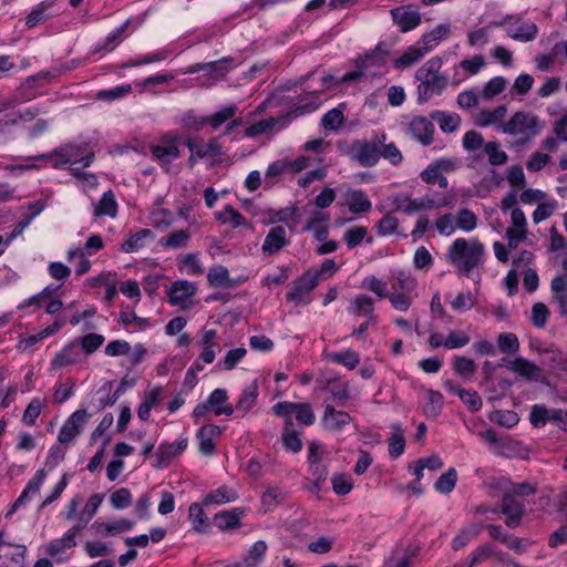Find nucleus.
<instances>
[{"instance_id": "obj_1", "label": "nucleus", "mask_w": 567, "mask_h": 567, "mask_svg": "<svg viewBox=\"0 0 567 567\" xmlns=\"http://www.w3.org/2000/svg\"><path fill=\"white\" fill-rule=\"evenodd\" d=\"M484 254L485 248L478 239L457 238L449 247L446 256L447 260L457 268L458 274L470 277L482 262Z\"/></svg>"}, {"instance_id": "obj_2", "label": "nucleus", "mask_w": 567, "mask_h": 567, "mask_svg": "<svg viewBox=\"0 0 567 567\" xmlns=\"http://www.w3.org/2000/svg\"><path fill=\"white\" fill-rule=\"evenodd\" d=\"M442 59L439 56L426 61L415 72V79L420 82L417 85V102L423 104L433 95H439L447 85V78L439 74L442 66Z\"/></svg>"}, {"instance_id": "obj_3", "label": "nucleus", "mask_w": 567, "mask_h": 567, "mask_svg": "<svg viewBox=\"0 0 567 567\" xmlns=\"http://www.w3.org/2000/svg\"><path fill=\"white\" fill-rule=\"evenodd\" d=\"M386 141V134L375 135L372 140H355L349 148V155L362 167H372L377 165L381 157L380 148Z\"/></svg>"}, {"instance_id": "obj_4", "label": "nucleus", "mask_w": 567, "mask_h": 567, "mask_svg": "<svg viewBox=\"0 0 567 567\" xmlns=\"http://www.w3.org/2000/svg\"><path fill=\"white\" fill-rule=\"evenodd\" d=\"M502 131L509 135L526 133L527 136L523 141V143H526L532 137L540 133L538 116L532 113L518 111L514 113L511 120L502 126Z\"/></svg>"}, {"instance_id": "obj_5", "label": "nucleus", "mask_w": 567, "mask_h": 567, "mask_svg": "<svg viewBox=\"0 0 567 567\" xmlns=\"http://www.w3.org/2000/svg\"><path fill=\"white\" fill-rule=\"evenodd\" d=\"M491 25H505L507 37L520 42L533 41L538 33V28L534 22L523 21L516 17H506L504 21L492 22Z\"/></svg>"}, {"instance_id": "obj_6", "label": "nucleus", "mask_w": 567, "mask_h": 567, "mask_svg": "<svg viewBox=\"0 0 567 567\" xmlns=\"http://www.w3.org/2000/svg\"><path fill=\"white\" fill-rule=\"evenodd\" d=\"M502 513L505 516V524L509 528H516L522 524V519L526 512V504L524 499H518L516 496L504 493L501 502L499 509H493V513Z\"/></svg>"}, {"instance_id": "obj_7", "label": "nucleus", "mask_w": 567, "mask_h": 567, "mask_svg": "<svg viewBox=\"0 0 567 567\" xmlns=\"http://www.w3.org/2000/svg\"><path fill=\"white\" fill-rule=\"evenodd\" d=\"M318 274L306 271L292 281L291 288L286 295L287 300L296 303H309L308 293L318 286Z\"/></svg>"}, {"instance_id": "obj_8", "label": "nucleus", "mask_w": 567, "mask_h": 567, "mask_svg": "<svg viewBox=\"0 0 567 567\" xmlns=\"http://www.w3.org/2000/svg\"><path fill=\"white\" fill-rule=\"evenodd\" d=\"M392 21L398 24L401 32H409L421 23V13L413 6H400L390 11Z\"/></svg>"}, {"instance_id": "obj_9", "label": "nucleus", "mask_w": 567, "mask_h": 567, "mask_svg": "<svg viewBox=\"0 0 567 567\" xmlns=\"http://www.w3.org/2000/svg\"><path fill=\"white\" fill-rule=\"evenodd\" d=\"M187 445V439H179L173 443H162L155 453L156 463L153 466L159 470L168 467L172 461L186 450Z\"/></svg>"}, {"instance_id": "obj_10", "label": "nucleus", "mask_w": 567, "mask_h": 567, "mask_svg": "<svg viewBox=\"0 0 567 567\" xmlns=\"http://www.w3.org/2000/svg\"><path fill=\"white\" fill-rule=\"evenodd\" d=\"M87 412L85 409L76 410L71 414L66 422L60 429L58 440L60 443H70L79 434L81 426L86 422Z\"/></svg>"}, {"instance_id": "obj_11", "label": "nucleus", "mask_w": 567, "mask_h": 567, "mask_svg": "<svg viewBox=\"0 0 567 567\" xmlns=\"http://www.w3.org/2000/svg\"><path fill=\"white\" fill-rule=\"evenodd\" d=\"M433 123L424 116H415L409 124L408 133L422 145L427 146L433 142Z\"/></svg>"}, {"instance_id": "obj_12", "label": "nucleus", "mask_w": 567, "mask_h": 567, "mask_svg": "<svg viewBox=\"0 0 567 567\" xmlns=\"http://www.w3.org/2000/svg\"><path fill=\"white\" fill-rule=\"evenodd\" d=\"M290 243L282 226L272 227L265 237L261 251L265 256H274Z\"/></svg>"}, {"instance_id": "obj_13", "label": "nucleus", "mask_w": 567, "mask_h": 567, "mask_svg": "<svg viewBox=\"0 0 567 567\" xmlns=\"http://www.w3.org/2000/svg\"><path fill=\"white\" fill-rule=\"evenodd\" d=\"M186 146L192 153H195L198 158H205L210 156L224 155L219 137H212L206 145L203 141L187 137L185 141Z\"/></svg>"}, {"instance_id": "obj_14", "label": "nucleus", "mask_w": 567, "mask_h": 567, "mask_svg": "<svg viewBox=\"0 0 567 567\" xmlns=\"http://www.w3.org/2000/svg\"><path fill=\"white\" fill-rule=\"evenodd\" d=\"M389 56V51L385 49L383 42H379L374 49L367 52L364 55L357 58V69H368L370 66H382L385 64Z\"/></svg>"}, {"instance_id": "obj_15", "label": "nucleus", "mask_w": 567, "mask_h": 567, "mask_svg": "<svg viewBox=\"0 0 567 567\" xmlns=\"http://www.w3.org/2000/svg\"><path fill=\"white\" fill-rule=\"evenodd\" d=\"M351 416L346 411H338L332 405L327 404L322 416V425L329 431H340L349 424Z\"/></svg>"}, {"instance_id": "obj_16", "label": "nucleus", "mask_w": 567, "mask_h": 567, "mask_svg": "<svg viewBox=\"0 0 567 567\" xmlns=\"http://www.w3.org/2000/svg\"><path fill=\"white\" fill-rule=\"evenodd\" d=\"M220 434V427L214 424L203 425L196 433L199 443V452L203 455H212L215 453L214 437Z\"/></svg>"}, {"instance_id": "obj_17", "label": "nucleus", "mask_w": 567, "mask_h": 567, "mask_svg": "<svg viewBox=\"0 0 567 567\" xmlns=\"http://www.w3.org/2000/svg\"><path fill=\"white\" fill-rule=\"evenodd\" d=\"M195 292L196 287L192 282L187 280H177L168 290L169 302L173 306H183L188 298L195 295Z\"/></svg>"}, {"instance_id": "obj_18", "label": "nucleus", "mask_w": 567, "mask_h": 567, "mask_svg": "<svg viewBox=\"0 0 567 567\" xmlns=\"http://www.w3.org/2000/svg\"><path fill=\"white\" fill-rule=\"evenodd\" d=\"M450 23H441L436 25L432 31L424 33L417 41L425 53L430 52L439 42L450 33Z\"/></svg>"}, {"instance_id": "obj_19", "label": "nucleus", "mask_w": 567, "mask_h": 567, "mask_svg": "<svg viewBox=\"0 0 567 567\" xmlns=\"http://www.w3.org/2000/svg\"><path fill=\"white\" fill-rule=\"evenodd\" d=\"M550 289L554 293V301L559 307L560 316H567V276H556L550 282Z\"/></svg>"}, {"instance_id": "obj_20", "label": "nucleus", "mask_w": 567, "mask_h": 567, "mask_svg": "<svg viewBox=\"0 0 567 567\" xmlns=\"http://www.w3.org/2000/svg\"><path fill=\"white\" fill-rule=\"evenodd\" d=\"M258 395V383L255 380L243 390L236 404V410L240 413V416H245L256 405Z\"/></svg>"}, {"instance_id": "obj_21", "label": "nucleus", "mask_w": 567, "mask_h": 567, "mask_svg": "<svg viewBox=\"0 0 567 567\" xmlns=\"http://www.w3.org/2000/svg\"><path fill=\"white\" fill-rule=\"evenodd\" d=\"M509 370L513 372L518 373L520 377L525 378L529 381H538V375L542 371V369L535 364L534 362L518 357L513 360V362H509Z\"/></svg>"}, {"instance_id": "obj_22", "label": "nucleus", "mask_w": 567, "mask_h": 567, "mask_svg": "<svg viewBox=\"0 0 567 567\" xmlns=\"http://www.w3.org/2000/svg\"><path fill=\"white\" fill-rule=\"evenodd\" d=\"M231 58H223L208 63H197L190 68L189 72L205 71L212 75L224 76L231 69Z\"/></svg>"}, {"instance_id": "obj_23", "label": "nucleus", "mask_w": 567, "mask_h": 567, "mask_svg": "<svg viewBox=\"0 0 567 567\" xmlns=\"http://www.w3.org/2000/svg\"><path fill=\"white\" fill-rule=\"evenodd\" d=\"M347 205L352 214L368 213L372 207L371 200L362 189L348 192Z\"/></svg>"}, {"instance_id": "obj_24", "label": "nucleus", "mask_w": 567, "mask_h": 567, "mask_svg": "<svg viewBox=\"0 0 567 567\" xmlns=\"http://www.w3.org/2000/svg\"><path fill=\"white\" fill-rule=\"evenodd\" d=\"M244 509L234 508L231 511H224L215 514L214 524L221 530L234 529L240 526V516Z\"/></svg>"}, {"instance_id": "obj_25", "label": "nucleus", "mask_w": 567, "mask_h": 567, "mask_svg": "<svg viewBox=\"0 0 567 567\" xmlns=\"http://www.w3.org/2000/svg\"><path fill=\"white\" fill-rule=\"evenodd\" d=\"M79 357L80 351L78 348V340H75L65 346L59 353L55 354L54 359L52 360V365L54 368H63L78 362Z\"/></svg>"}, {"instance_id": "obj_26", "label": "nucleus", "mask_w": 567, "mask_h": 567, "mask_svg": "<svg viewBox=\"0 0 567 567\" xmlns=\"http://www.w3.org/2000/svg\"><path fill=\"white\" fill-rule=\"evenodd\" d=\"M431 120L439 123L444 133L455 132L461 124V116L456 113H446L444 111H433L430 114Z\"/></svg>"}, {"instance_id": "obj_27", "label": "nucleus", "mask_w": 567, "mask_h": 567, "mask_svg": "<svg viewBox=\"0 0 567 567\" xmlns=\"http://www.w3.org/2000/svg\"><path fill=\"white\" fill-rule=\"evenodd\" d=\"M203 506V504L192 503L188 508V518L192 522L193 529L200 534L207 533L209 528L208 517Z\"/></svg>"}, {"instance_id": "obj_28", "label": "nucleus", "mask_w": 567, "mask_h": 567, "mask_svg": "<svg viewBox=\"0 0 567 567\" xmlns=\"http://www.w3.org/2000/svg\"><path fill=\"white\" fill-rule=\"evenodd\" d=\"M151 153L163 166L171 164L181 156V151L174 143L168 145H152Z\"/></svg>"}, {"instance_id": "obj_29", "label": "nucleus", "mask_w": 567, "mask_h": 567, "mask_svg": "<svg viewBox=\"0 0 567 567\" xmlns=\"http://www.w3.org/2000/svg\"><path fill=\"white\" fill-rule=\"evenodd\" d=\"M117 214V203L112 190H107L103 194L99 204L94 207V216H110L115 217Z\"/></svg>"}, {"instance_id": "obj_30", "label": "nucleus", "mask_w": 567, "mask_h": 567, "mask_svg": "<svg viewBox=\"0 0 567 567\" xmlns=\"http://www.w3.org/2000/svg\"><path fill=\"white\" fill-rule=\"evenodd\" d=\"M425 54L426 53L420 45H411L403 52V54L400 58L394 60L393 66L395 69H404L411 66L417 61H420L421 58H423Z\"/></svg>"}, {"instance_id": "obj_31", "label": "nucleus", "mask_w": 567, "mask_h": 567, "mask_svg": "<svg viewBox=\"0 0 567 567\" xmlns=\"http://www.w3.org/2000/svg\"><path fill=\"white\" fill-rule=\"evenodd\" d=\"M84 148L82 146L78 145H68L65 147H62L61 150H55L52 153L48 155H40L39 158H49L52 156H59V163L55 166L63 165L71 163L74 159H79L78 156H80L83 153Z\"/></svg>"}, {"instance_id": "obj_32", "label": "nucleus", "mask_w": 567, "mask_h": 567, "mask_svg": "<svg viewBox=\"0 0 567 567\" xmlns=\"http://www.w3.org/2000/svg\"><path fill=\"white\" fill-rule=\"evenodd\" d=\"M482 528L483 525L481 524H472L467 528L462 529L452 540V548L460 550L465 547L473 538L480 535Z\"/></svg>"}, {"instance_id": "obj_33", "label": "nucleus", "mask_w": 567, "mask_h": 567, "mask_svg": "<svg viewBox=\"0 0 567 567\" xmlns=\"http://www.w3.org/2000/svg\"><path fill=\"white\" fill-rule=\"evenodd\" d=\"M267 543L265 540H257L254 543L244 557L246 567H257L264 559L267 551Z\"/></svg>"}, {"instance_id": "obj_34", "label": "nucleus", "mask_w": 567, "mask_h": 567, "mask_svg": "<svg viewBox=\"0 0 567 567\" xmlns=\"http://www.w3.org/2000/svg\"><path fill=\"white\" fill-rule=\"evenodd\" d=\"M236 498V492L227 488L226 486H221L208 493L203 501V505L207 506L209 504H225L234 502Z\"/></svg>"}, {"instance_id": "obj_35", "label": "nucleus", "mask_w": 567, "mask_h": 567, "mask_svg": "<svg viewBox=\"0 0 567 567\" xmlns=\"http://www.w3.org/2000/svg\"><path fill=\"white\" fill-rule=\"evenodd\" d=\"M190 238V234L188 229H181L177 231H174L169 234L166 237H163L159 239L158 244L162 247H168V248H184L187 246V243Z\"/></svg>"}, {"instance_id": "obj_36", "label": "nucleus", "mask_w": 567, "mask_h": 567, "mask_svg": "<svg viewBox=\"0 0 567 567\" xmlns=\"http://www.w3.org/2000/svg\"><path fill=\"white\" fill-rule=\"evenodd\" d=\"M153 233L150 229H141L137 233L133 234L127 238L123 244L121 249L124 252H134L144 247V239L152 238Z\"/></svg>"}, {"instance_id": "obj_37", "label": "nucleus", "mask_w": 567, "mask_h": 567, "mask_svg": "<svg viewBox=\"0 0 567 567\" xmlns=\"http://www.w3.org/2000/svg\"><path fill=\"white\" fill-rule=\"evenodd\" d=\"M215 216L223 224L230 223L234 228L247 225L246 218L231 205H226L224 210L216 213Z\"/></svg>"}, {"instance_id": "obj_38", "label": "nucleus", "mask_w": 567, "mask_h": 567, "mask_svg": "<svg viewBox=\"0 0 567 567\" xmlns=\"http://www.w3.org/2000/svg\"><path fill=\"white\" fill-rule=\"evenodd\" d=\"M443 409V395L434 390L427 391V402L423 406V412L427 417H436Z\"/></svg>"}, {"instance_id": "obj_39", "label": "nucleus", "mask_w": 567, "mask_h": 567, "mask_svg": "<svg viewBox=\"0 0 567 567\" xmlns=\"http://www.w3.org/2000/svg\"><path fill=\"white\" fill-rule=\"evenodd\" d=\"M391 287L393 292H411L415 287V280L409 272L400 270L393 274Z\"/></svg>"}, {"instance_id": "obj_40", "label": "nucleus", "mask_w": 567, "mask_h": 567, "mask_svg": "<svg viewBox=\"0 0 567 567\" xmlns=\"http://www.w3.org/2000/svg\"><path fill=\"white\" fill-rule=\"evenodd\" d=\"M279 122H281V118L276 117H269L266 120L258 121L250 126H248L245 130V135L247 137H256L258 135L265 134L270 132ZM285 123L286 121L282 120Z\"/></svg>"}, {"instance_id": "obj_41", "label": "nucleus", "mask_w": 567, "mask_h": 567, "mask_svg": "<svg viewBox=\"0 0 567 567\" xmlns=\"http://www.w3.org/2000/svg\"><path fill=\"white\" fill-rule=\"evenodd\" d=\"M237 107L234 104L223 106L219 111L210 116H206L207 124L213 128H218L228 120H231L236 114Z\"/></svg>"}, {"instance_id": "obj_42", "label": "nucleus", "mask_w": 567, "mask_h": 567, "mask_svg": "<svg viewBox=\"0 0 567 567\" xmlns=\"http://www.w3.org/2000/svg\"><path fill=\"white\" fill-rule=\"evenodd\" d=\"M456 482L457 472L451 467L437 478L434 486L437 492L449 494L454 489Z\"/></svg>"}, {"instance_id": "obj_43", "label": "nucleus", "mask_w": 567, "mask_h": 567, "mask_svg": "<svg viewBox=\"0 0 567 567\" xmlns=\"http://www.w3.org/2000/svg\"><path fill=\"white\" fill-rule=\"evenodd\" d=\"M329 359L332 362L342 364L348 369H354L360 362V355L357 351L346 350L342 352H332L329 354Z\"/></svg>"}, {"instance_id": "obj_44", "label": "nucleus", "mask_w": 567, "mask_h": 567, "mask_svg": "<svg viewBox=\"0 0 567 567\" xmlns=\"http://www.w3.org/2000/svg\"><path fill=\"white\" fill-rule=\"evenodd\" d=\"M341 106H343V104H340L339 107H334L328 111L322 116L321 124L326 130L336 131L343 124L344 116Z\"/></svg>"}, {"instance_id": "obj_45", "label": "nucleus", "mask_w": 567, "mask_h": 567, "mask_svg": "<svg viewBox=\"0 0 567 567\" xmlns=\"http://www.w3.org/2000/svg\"><path fill=\"white\" fill-rule=\"evenodd\" d=\"M484 152L488 155V163L492 166H501L507 163L508 156L504 151L499 150L497 142H487L484 145Z\"/></svg>"}, {"instance_id": "obj_46", "label": "nucleus", "mask_w": 567, "mask_h": 567, "mask_svg": "<svg viewBox=\"0 0 567 567\" xmlns=\"http://www.w3.org/2000/svg\"><path fill=\"white\" fill-rule=\"evenodd\" d=\"M207 279L209 285L214 287H231L228 269L224 266L210 268Z\"/></svg>"}, {"instance_id": "obj_47", "label": "nucleus", "mask_w": 567, "mask_h": 567, "mask_svg": "<svg viewBox=\"0 0 567 567\" xmlns=\"http://www.w3.org/2000/svg\"><path fill=\"white\" fill-rule=\"evenodd\" d=\"M497 346L503 353L514 354L519 349V341L515 333L502 332L497 338Z\"/></svg>"}, {"instance_id": "obj_48", "label": "nucleus", "mask_w": 567, "mask_h": 567, "mask_svg": "<svg viewBox=\"0 0 567 567\" xmlns=\"http://www.w3.org/2000/svg\"><path fill=\"white\" fill-rule=\"evenodd\" d=\"M94 154L89 153L84 156H81L79 159H74L71 162L73 165L71 167V171L73 172V175L79 178L86 179L87 182L95 181V176L93 174L82 173L81 169L89 167L91 163L93 162Z\"/></svg>"}, {"instance_id": "obj_49", "label": "nucleus", "mask_w": 567, "mask_h": 567, "mask_svg": "<svg viewBox=\"0 0 567 567\" xmlns=\"http://www.w3.org/2000/svg\"><path fill=\"white\" fill-rule=\"evenodd\" d=\"M136 384V378H128L125 375L117 389L114 391L113 394L107 395L105 400L101 401V406L105 408L109 405H114L116 401L122 396L127 388L134 386Z\"/></svg>"}, {"instance_id": "obj_50", "label": "nucleus", "mask_w": 567, "mask_h": 567, "mask_svg": "<svg viewBox=\"0 0 567 567\" xmlns=\"http://www.w3.org/2000/svg\"><path fill=\"white\" fill-rule=\"evenodd\" d=\"M103 501V496L100 494H93L87 503L85 504V507L83 509V513L80 516V524L82 525V528L90 522V519L96 514V511L99 506L101 505Z\"/></svg>"}, {"instance_id": "obj_51", "label": "nucleus", "mask_w": 567, "mask_h": 567, "mask_svg": "<svg viewBox=\"0 0 567 567\" xmlns=\"http://www.w3.org/2000/svg\"><path fill=\"white\" fill-rule=\"evenodd\" d=\"M110 502L115 509L127 508L132 505V494L126 487L118 488L111 494Z\"/></svg>"}, {"instance_id": "obj_52", "label": "nucleus", "mask_w": 567, "mask_h": 567, "mask_svg": "<svg viewBox=\"0 0 567 567\" xmlns=\"http://www.w3.org/2000/svg\"><path fill=\"white\" fill-rule=\"evenodd\" d=\"M292 427L293 426H285L282 432V444L287 451L297 453L301 451L302 442L299 439L298 433Z\"/></svg>"}, {"instance_id": "obj_53", "label": "nucleus", "mask_w": 567, "mask_h": 567, "mask_svg": "<svg viewBox=\"0 0 567 567\" xmlns=\"http://www.w3.org/2000/svg\"><path fill=\"white\" fill-rule=\"evenodd\" d=\"M368 229L364 226H354L349 228L344 235L343 240L348 248L352 249L357 247L367 236Z\"/></svg>"}, {"instance_id": "obj_54", "label": "nucleus", "mask_w": 567, "mask_h": 567, "mask_svg": "<svg viewBox=\"0 0 567 567\" xmlns=\"http://www.w3.org/2000/svg\"><path fill=\"white\" fill-rule=\"evenodd\" d=\"M506 80L503 76L491 79L484 86L482 95L485 100H491L504 91Z\"/></svg>"}, {"instance_id": "obj_55", "label": "nucleus", "mask_w": 567, "mask_h": 567, "mask_svg": "<svg viewBox=\"0 0 567 567\" xmlns=\"http://www.w3.org/2000/svg\"><path fill=\"white\" fill-rule=\"evenodd\" d=\"M350 310L358 316H364L374 311L373 300L367 295H358L353 300Z\"/></svg>"}, {"instance_id": "obj_56", "label": "nucleus", "mask_w": 567, "mask_h": 567, "mask_svg": "<svg viewBox=\"0 0 567 567\" xmlns=\"http://www.w3.org/2000/svg\"><path fill=\"white\" fill-rule=\"evenodd\" d=\"M506 107L504 105H499L493 111L484 110L481 112L477 124L480 126H488L492 123L502 120L506 115Z\"/></svg>"}, {"instance_id": "obj_57", "label": "nucleus", "mask_w": 567, "mask_h": 567, "mask_svg": "<svg viewBox=\"0 0 567 567\" xmlns=\"http://www.w3.org/2000/svg\"><path fill=\"white\" fill-rule=\"evenodd\" d=\"M295 404L296 403H293V402L282 401V402H278L277 404H275L272 406L274 413L277 416H281V417L285 419V426L286 427L293 426V422H292L291 415L293 413H296Z\"/></svg>"}, {"instance_id": "obj_58", "label": "nucleus", "mask_w": 567, "mask_h": 567, "mask_svg": "<svg viewBox=\"0 0 567 567\" xmlns=\"http://www.w3.org/2000/svg\"><path fill=\"white\" fill-rule=\"evenodd\" d=\"M399 227V219L392 214L388 213L377 224V229L381 236H390L396 231Z\"/></svg>"}, {"instance_id": "obj_59", "label": "nucleus", "mask_w": 567, "mask_h": 567, "mask_svg": "<svg viewBox=\"0 0 567 567\" xmlns=\"http://www.w3.org/2000/svg\"><path fill=\"white\" fill-rule=\"evenodd\" d=\"M79 342L86 354H92L103 344L104 337L97 333H87Z\"/></svg>"}, {"instance_id": "obj_60", "label": "nucleus", "mask_w": 567, "mask_h": 567, "mask_svg": "<svg viewBox=\"0 0 567 567\" xmlns=\"http://www.w3.org/2000/svg\"><path fill=\"white\" fill-rule=\"evenodd\" d=\"M529 422L534 427H544L548 422L547 408L544 404H534L529 413Z\"/></svg>"}, {"instance_id": "obj_61", "label": "nucleus", "mask_w": 567, "mask_h": 567, "mask_svg": "<svg viewBox=\"0 0 567 567\" xmlns=\"http://www.w3.org/2000/svg\"><path fill=\"white\" fill-rule=\"evenodd\" d=\"M454 370L463 378L468 379L476 370V364L466 357H456L454 360Z\"/></svg>"}, {"instance_id": "obj_62", "label": "nucleus", "mask_w": 567, "mask_h": 567, "mask_svg": "<svg viewBox=\"0 0 567 567\" xmlns=\"http://www.w3.org/2000/svg\"><path fill=\"white\" fill-rule=\"evenodd\" d=\"M549 317V310L543 302L534 303L532 308V321L536 328H544Z\"/></svg>"}, {"instance_id": "obj_63", "label": "nucleus", "mask_w": 567, "mask_h": 567, "mask_svg": "<svg viewBox=\"0 0 567 567\" xmlns=\"http://www.w3.org/2000/svg\"><path fill=\"white\" fill-rule=\"evenodd\" d=\"M295 409V414L298 422L305 425H312L315 423L316 415L309 403H296Z\"/></svg>"}, {"instance_id": "obj_64", "label": "nucleus", "mask_w": 567, "mask_h": 567, "mask_svg": "<svg viewBox=\"0 0 567 567\" xmlns=\"http://www.w3.org/2000/svg\"><path fill=\"white\" fill-rule=\"evenodd\" d=\"M42 406L43 404L39 398L32 399L24 410L22 421L29 426L33 425L41 413Z\"/></svg>"}]
</instances>
